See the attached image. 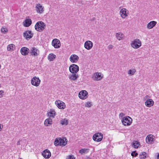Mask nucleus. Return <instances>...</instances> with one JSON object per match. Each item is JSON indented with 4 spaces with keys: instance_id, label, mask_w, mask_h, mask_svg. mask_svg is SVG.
Returning <instances> with one entry per match:
<instances>
[{
    "instance_id": "41",
    "label": "nucleus",
    "mask_w": 159,
    "mask_h": 159,
    "mask_svg": "<svg viewBox=\"0 0 159 159\" xmlns=\"http://www.w3.org/2000/svg\"><path fill=\"white\" fill-rule=\"evenodd\" d=\"M20 141H21V140H18L17 141V145H20Z\"/></svg>"
},
{
    "instance_id": "10",
    "label": "nucleus",
    "mask_w": 159,
    "mask_h": 159,
    "mask_svg": "<svg viewBox=\"0 0 159 159\" xmlns=\"http://www.w3.org/2000/svg\"><path fill=\"white\" fill-rule=\"evenodd\" d=\"M89 96L88 92L86 90H83L80 91L78 94V97L80 98L82 100L86 99Z\"/></svg>"
},
{
    "instance_id": "14",
    "label": "nucleus",
    "mask_w": 159,
    "mask_h": 159,
    "mask_svg": "<svg viewBox=\"0 0 159 159\" xmlns=\"http://www.w3.org/2000/svg\"><path fill=\"white\" fill-rule=\"evenodd\" d=\"M35 10L37 13L41 14L44 11V7L40 3H38L36 5Z\"/></svg>"
},
{
    "instance_id": "22",
    "label": "nucleus",
    "mask_w": 159,
    "mask_h": 159,
    "mask_svg": "<svg viewBox=\"0 0 159 159\" xmlns=\"http://www.w3.org/2000/svg\"><path fill=\"white\" fill-rule=\"evenodd\" d=\"M30 50L27 48L23 47L21 48L20 49V52L21 54L24 56L27 55L30 52Z\"/></svg>"
},
{
    "instance_id": "34",
    "label": "nucleus",
    "mask_w": 159,
    "mask_h": 159,
    "mask_svg": "<svg viewBox=\"0 0 159 159\" xmlns=\"http://www.w3.org/2000/svg\"><path fill=\"white\" fill-rule=\"evenodd\" d=\"M139 145V143L137 141H134L132 143V146L135 148H138Z\"/></svg>"
},
{
    "instance_id": "29",
    "label": "nucleus",
    "mask_w": 159,
    "mask_h": 159,
    "mask_svg": "<svg viewBox=\"0 0 159 159\" xmlns=\"http://www.w3.org/2000/svg\"><path fill=\"white\" fill-rule=\"evenodd\" d=\"M56 56L53 53H50L48 56V59L49 61H52L56 58Z\"/></svg>"
},
{
    "instance_id": "39",
    "label": "nucleus",
    "mask_w": 159,
    "mask_h": 159,
    "mask_svg": "<svg viewBox=\"0 0 159 159\" xmlns=\"http://www.w3.org/2000/svg\"><path fill=\"white\" fill-rule=\"evenodd\" d=\"M4 94V92L2 90H0V98L2 97Z\"/></svg>"
},
{
    "instance_id": "37",
    "label": "nucleus",
    "mask_w": 159,
    "mask_h": 159,
    "mask_svg": "<svg viewBox=\"0 0 159 159\" xmlns=\"http://www.w3.org/2000/svg\"><path fill=\"white\" fill-rule=\"evenodd\" d=\"M66 159H75V157L73 155H70L67 156Z\"/></svg>"
},
{
    "instance_id": "3",
    "label": "nucleus",
    "mask_w": 159,
    "mask_h": 159,
    "mask_svg": "<svg viewBox=\"0 0 159 159\" xmlns=\"http://www.w3.org/2000/svg\"><path fill=\"white\" fill-rule=\"evenodd\" d=\"M131 45L134 49L139 48L142 45L141 42L139 39H135L131 42Z\"/></svg>"
},
{
    "instance_id": "18",
    "label": "nucleus",
    "mask_w": 159,
    "mask_h": 159,
    "mask_svg": "<svg viewBox=\"0 0 159 159\" xmlns=\"http://www.w3.org/2000/svg\"><path fill=\"white\" fill-rule=\"evenodd\" d=\"M69 59L71 62L76 63L79 59V57L75 54H72L70 56Z\"/></svg>"
},
{
    "instance_id": "31",
    "label": "nucleus",
    "mask_w": 159,
    "mask_h": 159,
    "mask_svg": "<svg viewBox=\"0 0 159 159\" xmlns=\"http://www.w3.org/2000/svg\"><path fill=\"white\" fill-rule=\"evenodd\" d=\"M147 154L145 152H142L139 154V158L142 159H145L147 156Z\"/></svg>"
},
{
    "instance_id": "32",
    "label": "nucleus",
    "mask_w": 159,
    "mask_h": 159,
    "mask_svg": "<svg viewBox=\"0 0 159 159\" xmlns=\"http://www.w3.org/2000/svg\"><path fill=\"white\" fill-rule=\"evenodd\" d=\"M136 70L135 69H132L129 70L128 71V74L130 76L133 75H134Z\"/></svg>"
},
{
    "instance_id": "36",
    "label": "nucleus",
    "mask_w": 159,
    "mask_h": 159,
    "mask_svg": "<svg viewBox=\"0 0 159 159\" xmlns=\"http://www.w3.org/2000/svg\"><path fill=\"white\" fill-rule=\"evenodd\" d=\"M92 105V102H86L84 104V106L86 107H89Z\"/></svg>"
},
{
    "instance_id": "30",
    "label": "nucleus",
    "mask_w": 159,
    "mask_h": 159,
    "mask_svg": "<svg viewBox=\"0 0 159 159\" xmlns=\"http://www.w3.org/2000/svg\"><path fill=\"white\" fill-rule=\"evenodd\" d=\"M89 151V148H82L79 150V153L81 154H84L88 153Z\"/></svg>"
},
{
    "instance_id": "9",
    "label": "nucleus",
    "mask_w": 159,
    "mask_h": 159,
    "mask_svg": "<svg viewBox=\"0 0 159 159\" xmlns=\"http://www.w3.org/2000/svg\"><path fill=\"white\" fill-rule=\"evenodd\" d=\"M41 80L39 78L36 76L34 77L31 80V84L34 86L38 87L39 86Z\"/></svg>"
},
{
    "instance_id": "17",
    "label": "nucleus",
    "mask_w": 159,
    "mask_h": 159,
    "mask_svg": "<svg viewBox=\"0 0 159 159\" xmlns=\"http://www.w3.org/2000/svg\"><path fill=\"white\" fill-rule=\"evenodd\" d=\"M93 46V43L90 41H86L84 43V48L88 50L91 49Z\"/></svg>"
},
{
    "instance_id": "8",
    "label": "nucleus",
    "mask_w": 159,
    "mask_h": 159,
    "mask_svg": "<svg viewBox=\"0 0 159 159\" xmlns=\"http://www.w3.org/2000/svg\"><path fill=\"white\" fill-rule=\"evenodd\" d=\"M103 75L101 73L96 72L92 75V78L94 81H99L103 78Z\"/></svg>"
},
{
    "instance_id": "13",
    "label": "nucleus",
    "mask_w": 159,
    "mask_h": 159,
    "mask_svg": "<svg viewBox=\"0 0 159 159\" xmlns=\"http://www.w3.org/2000/svg\"><path fill=\"white\" fill-rule=\"evenodd\" d=\"M55 104L58 108L60 109H64L66 108V105L62 101L60 100H56Z\"/></svg>"
},
{
    "instance_id": "6",
    "label": "nucleus",
    "mask_w": 159,
    "mask_h": 159,
    "mask_svg": "<svg viewBox=\"0 0 159 159\" xmlns=\"http://www.w3.org/2000/svg\"><path fill=\"white\" fill-rule=\"evenodd\" d=\"M129 11L125 8L121 9L119 11V14L122 18L125 19L127 18L129 15Z\"/></svg>"
},
{
    "instance_id": "23",
    "label": "nucleus",
    "mask_w": 159,
    "mask_h": 159,
    "mask_svg": "<svg viewBox=\"0 0 159 159\" xmlns=\"http://www.w3.org/2000/svg\"><path fill=\"white\" fill-rule=\"evenodd\" d=\"M116 39L119 41L125 38L124 35L121 32L116 33L115 35Z\"/></svg>"
},
{
    "instance_id": "12",
    "label": "nucleus",
    "mask_w": 159,
    "mask_h": 159,
    "mask_svg": "<svg viewBox=\"0 0 159 159\" xmlns=\"http://www.w3.org/2000/svg\"><path fill=\"white\" fill-rule=\"evenodd\" d=\"M69 70L72 73H76L79 70V67L75 64L71 65L69 67Z\"/></svg>"
},
{
    "instance_id": "5",
    "label": "nucleus",
    "mask_w": 159,
    "mask_h": 159,
    "mask_svg": "<svg viewBox=\"0 0 159 159\" xmlns=\"http://www.w3.org/2000/svg\"><path fill=\"white\" fill-rule=\"evenodd\" d=\"M30 53L32 57H38L40 54V51L37 48L33 47L30 49Z\"/></svg>"
},
{
    "instance_id": "21",
    "label": "nucleus",
    "mask_w": 159,
    "mask_h": 159,
    "mask_svg": "<svg viewBox=\"0 0 159 159\" xmlns=\"http://www.w3.org/2000/svg\"><path fill=\"white\" fill-rule=\"evenodd\" d=\"M79 77V75L78 74L72 73L68 75V78L71 80L75 81Z\"/></svg>"
},
{
    "instance_id": "38",
    "label": "nucleus",
    "mask_w": 159,
    "mask_h": 159,
    "mask_svg": "<svg viewBox=\"0 0 159 159\" xmlns=\"http://www.w3.org/2000/svg\"><path fill=\"white\" fill-rule=\"evenodd\" d=\"M131 155L133 157H136L138 155V153L136 151H134L132 152Z\"/></svg>"
},
{
    "instance_id": "7",
    "label": "nucleus",
    "mask_w": 159,
    "mask_h": 159,
    "mask_svg": "<svg viewBox=\"0 0 159 159\" xmlns=\"http://www.w3.org/2000/svg\"><path fill=\"white\" fill-rule=\"evenodd\" d=\"M123 124L125 126H129L131 124L132 120L131 117L129 116L124 117L121 120Z\"/></svg>"
},
{
    "instance_id": "2",
    "label": "nucleus",
    "mask_w": 159,
    "mask_h": 159,
    "mask_svg": "<svg viewBox=\"0 0 159 159\" xmlns=\"http://www.w3.org/2000/svg\"><path fill=\"white\" fill-rule=\"evenodd\" d=\"M35 29L38 31H42L46 27V24L42 21H39L35 25Z\"/></svg>"
},
{
    "instance_id": "44",
    "label": "nucleus",
    "mask_w": 159,
    "mask_h": 159,
    "mask_svg": "<svg viewBox=\"0 0 159 159\" xmlns=\"http://www.w3.org/2000/svg\"><path fill=\"white\" fill-rule=\"evenodd\" d=\"M19 159H21V158H20Z\"/></svg>"
},
{
    "instance_id": "16",
    "label": "nucleus",
    "mask_w": 159,
    "mask_h": 159,
    "mask_svg": "<svg viewBox=\"0 0 159 159\" xmlns=\"http://www.w3.org/2000/svg\"><path fill=\"white\" fill-rule=\"evenodd\" d=\"M24 37L26 40H28L31 38L33 36V34L30 30H27L23 33Z\"/></svg>"
},
{
    "instance_id": "25",
    "label": "nucleus",
    "mask_w": 159,
    "mask_h": 159,
    "mask_svg": "<svg viewBox=\"0 0 159 159\" xmlns=\"http://www.w3.org/2000/svg\"><path fill=\"white\" fill-rule=\"evenodd\" d=\"M52 119L49 118L45 120L44 122V124L45 126L48 127L52 125Z\"/></svg>"
},
{
    "instance_id": "35",
    "label": "nucleus",
    "mask_w": 159,
    "mask_h": 159,
    "mask_svg": "<svg viewBox=\"0 0 159 159\" xmlns=\"http://www.w3.org/2000/svg\"><path fill=\"white\" fill-rule=\"evenodd\" d=\"M1 31L2 33L5 34L7 33L8 30L6 27H4L1 28Z\"/></svg>"
},
{
    "instance_id": "40",
    "label": "nucleus",
    "mask_w": 159,
    "mask_h": 159,
    "mask_svg": "<svg viewBox=\"0 0 159 159\" xmlns=\"http://www.w3.org/2000/svg\"><path fill=\"white\" fill-rule=\"evenodd\" d=\"M113 46L112 45L110 44L107 47V48L109 49H111L113 48Z\"/></svg>"
},
{
    "instance_id": "28",
    "label": "nucleus",
    "mask_w": 159,
    "mask_h": 159,
    "mask_svg": "<svg viewBox=\"0 0 159 159\" xmlns=\"http://www.w3.org/2000/svg\"><path fill=\"white\" fill-rule=\"evenodd\" d=\"M32 23V20L30 19H27L23 22L24 25L25 27L30 26Z\"/></svg>"
},
{
    "instance_id": "26",
    "label": "nucleus",
    "mask_w": 159,
    "mask_h": 159,
    "mask_svg": "<svg viewBox=\"0 0 159 159\" xmlns=\"http://www.w3.org/2000/svg\"><path fill=\"white\" fill-rule=\"evenodd\" d=\"M48 116L50 118H53L56 115V112L53 109H50L48 113Z\"/></svg>"
},
{
    "instance_id": "33",
    "label": "nucleus",
    "mask_w": 159,
    "mask_h": 159,
    "mask_svg": "<svg viewBox=\"0 0 159 159\" xmlns=\"http://www.w3.org/2000/svg\"><path fill=\"white\" fill-rule=\"evenodd\" d=\"M68 122V120L66 118L62 119L60 121V123L62 125H67Z\"/></svg>"
},
{
    "instance_id": "43",
    "label": "nucleus",
    "mask_w": 159,
    "mask_h": 159,
    "mask_svg": "<svg viewBox=\"0 0 159 159\" xmlns=\"http://www.w3.org/2000/svg\"><path fill=\"white\" fill-rule=\"evenodd\" d=\"M157 159H159V153L158 154L157 156Z\"/></svg>"
},
{
    "instance_id": "15",
    "label": "nucleus",
    "mask_w": 159,
    "mask_h": 159,
    "mask_svg": "<svg viewBox=\"0 0 159 159\" xmlns=\"http://www.w3.org/2000/svg\"><path fill=\"white\" fill-rule=\"evenodd\" d=\"M52 44L56 48H59L61 45L60 40L57 39H55L52 40Z\"/></svg>"
},
{
    "instance_id": "19",
    "label": "nucleus",
    "mask_w": 159,
    "mask_h": 159,
    "mask_svg": "<svg viewBox=\"0 0 159 159\" xmlns=\"http://www.w3.org/2000/svg\"><path fill=\"white\" fill-rule=\"evenodd\" d=\"M42 155L45 158H48L51 156V153L49 150L47 149L42 152Z\"/></svg>"
},
{
    "instance_id": "4",
    "label": "nucleus",
    "mask_w": 159,
    "mask_h": 159,
    "mask_svg": "<svg viewBox=\"0 0 159 159\" xmlns=\"http://www.w3.org/2000/svg\"><path fill=\"white\" fill-rule=\"evenodd\" d=\"M149 97L148 95H146L143 98V100H146L145 102V105L148 107H151L153 106L154 104L153 101L151 99H149Z\"/></svg>"
},
{
    "instance_id": "24",
    "label": "nucleus",
    "mask_w": 159,
    "mask_h": 159,
    "mask_svg": "<svg viewBox=\"0 0 159 159\" xmlns=\"http://www.w3.org/2000/svg\"><path fill=\"white\" fill-rule=\"evenodd\" d=\"M157 22L155 21H152L150 22L147 25V28L150 29L152 28L156 25Z\"/></svg>"
},
{
    "instance_id": "1",
    "label": "nucleus",
    "mask_w": 159,
    "mask_h": 159,
    "mask_svg": "<svg viewBox=\"0 0 159 159\" xmlns=\"http://www.w3.org/2000/svg\"><path fill=\"white\" fill-rule=\"evenodd\" d=\"M67 142V140L66 138L63 139L57 138L55 139L54 143L56 146L62 145L65 146Z\"/></svg>"
},
{
    "instance_id": "27",
    "label": "nucleus",
    "mask_w": 159,
    "mask_h": 159,
    "mask_svg": "<svg viewBox=\"0 0 159 159\" xmlns=\"http://www.w3.org/2000/svg\"><path fill=\"white\" fill-rule=\"evenodd\" d=\"M15 46L13 44H10L7 47V49L8 51L12 52L15 49Z\"/></svg>"
},
{
    "instance_id": "11",
    "label": "nucleus",
    "mask_w": 159,
    "mask_h": 159,
    "mask_svg": "<svg viewBox=\"0 0 159 159\" xmlns=\"http://www.w3.org/2000/svg\"><path fill=\"white\" fill-rule=\"evenodd\" d=\"M103 135L100 133H97L95 134L93 136V139L97 142H100L103 139Z\"/></svg>"
},
{
    "instance_id": "42",
    "label": "nucleus",
    "mask_w": 159,
    "mask_h": 159,
    "mask_svg": "<svg viewBox=\"0 0 159 159\" xmlns=\"http://www.w3.org/2000/svg\"><path fill=\"white\" fill-rule=\"evenodd\" d=\"M85 159H91V158L89 157H87Z\"/></svg>"
},
{
    "instance_id": "20",
    "label": "nucleus",
    "mask_w": 159,
    "mask_h": 159,
    "mask_svg": "<svg viewBox=\"0 0 159 159\" xmlns=\"http://www.w3.org/2000/svg\"><path fill=\"white\" fill-rule=\"evenodd\" d=\"M154 136L152 134L148 135L146 138V142L148 144H152L153 142Z\"/></svg>"
}]
</instances>
